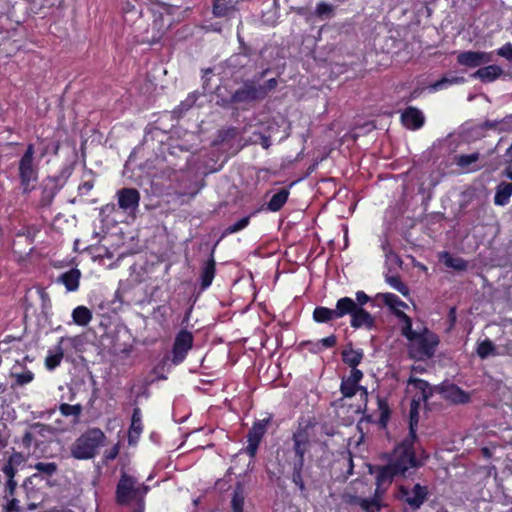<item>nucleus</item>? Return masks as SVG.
I'll return each instance as SVG.
<instances>
[{
	"mask_svg": "<svg viewBox=\"0 0 512 512\" xmlns=\"http://www.w3.org/2000/svg\"><path fill=\"white\" fill-rule=\"evenodd\" d=\"M415 438L409 435L399 444L390 455L387 465L378 467L376 473V490L372 499L356 498L358 504L365 512H379L382 506L381 496L392 483L393 477L403 475L409 469L419 465L417 462L412 444Z\"/></svg>",
	"mask_w": 512,
	"mask_h": 512,
	"instance_id": "f257e3e1",
	"label": "nucleus"
},
{
	"mask_svg": "<svg viewBox=\"0 0 512 512\" xmlns=\"http://www.w3.org/2000/svg\"><path fill=\"white\" fill-rule=\"evenodd\" d=\"M402 335L408 340V349L411 357L422 360L430 358L439 343L438 337L426 327H412L410 317H404V325L401 326Z\"/></svg>",
	"mask_w": 512,
	"mask_h": 512,
	"instance_id": "f03ea898",
	"label": "nucleus"
},
{
	"mask_svg": "<svg viewBox=\"0 0 512 512\" xmlns=\"http://www.w3.org/2000/svg\"><path fill=\"white\" fill-rule=\"evenodd\" d=\"M106 436L98 428H92L79 436L71 445L72 457L77 460H89L94 458L100 447L105 443Z\"/></svg>",
	"mask_w": 512,
	"mask_h": 512,
	"instance_id": "7ed1b4c3",
	"label": "nucleus"
},
{
	"mask_svg": "<svg viewBox=\"0 0 512 512\" xmlns=\"http://www.w3.org/2000/svg\"><path fill=\"white\" fill-rule=\"evenodd\" d=\"M53 437V428L44 424H35L24 434L22 445L28 455L40 458L46 455L48 444L52 441Z\"/></svg>",
	"mask_w": 512,
	"mask_h": 512,
	"instance_id": "20e7f679",
	"label": "nucleus"
},
{
	"mask_svg": "<svg viewBox=\"0 0 512 512\" xmlns=\"http://www.w3.org/2000/svg\"><path fill=\"white\" fill-rule=\"evenodd\" d=\"M20 187L24 193L32 191L38 181V164L33 145H29L18 165Z\"/></svg>",
	"mask_w": 512,
	"mask_h": 512,
	"instance_id": "39448f33",
	"label": "nucleus"
},
{
	"mask_svg": "<svg viewBox=\"0 0 512 512\" xmlns=\"http://www.w3.org/2000/svg\"><path fill=\"white\" fill-rule=\"evenodd\" d=\"M407 392L412 396L410 410V435L415 438L418 425V406L431 395V389L426 381L411 377L408 381Z\"/></svg>",
	"mask_w": 512,
	"mask_h": 512,
	"instance_id": "423d86ee",
	"label": "nucleus"
},
{
	"mask_svg": "<svg viewBox=\"0 0 512 512\" xmlns=\"http://www.w3.org/2000/svg\"><path fill=\"white\" fill-rule=\"evenodd\" d=\"M146 492V486L136 485L134 478L123 474L117 486V501L120 504H127L132 500H138Z\"/></svg>",
	"mask_w": 512,
	"mask_h": 512,
	"instance_id": "0eeeda50",
	"label": "nucleus"
},
{
	"mask_svg": "<svg viewBox=\"0 0 512 512\" xmlns=\"http://www.w3.org/2000/svg\"><path fill=\"white\" fill-rule=\"evenodd\" d=\"M353 308V299L349 297L340 298L335 309H329L326 307H318L313 312V318L317 322H326L333 319L341 318L347 315Z\"/></svg>",
	"mask_w": 512,
	"mask_h": 512,
	"instance_id": "6e6552de",
	"label": "nucleus"
},
{
	"mask_svg": "<svg viewBox=\"0 0 512 512\" xmlns=\"http://www.w3.org/2000/svg\"><path fill=\"white\" fill-rule=\"evenodd\" d=\"M427 488L420 484L401 485L398 489V497L413 508H419L425 501Z\"/></svg>",
	"mask_w": 512,
	"mask_h": 512,
	"instance_id": "1a4fd4ad",
	"label": "nucleus"
},
{
	"mask_svg": "<svg viewBox=\"0 0 512 512\" xmlns=\"http://www.w3.org/2000/svg\"><path fill=\"white\" fill-rule=\"evenodd\" d=\"M118 206L126 214L134 217L139 207L140 193L134 188H122L116 193Z\"/></svg>",
	"mask_w": 512,
	"mask_h": 512,
	"instance_id": "9d476101",
	"label": "nucleus"
},
{
	"mask_svg": "<svg viewBox=\"0 0 512 512\" xmlns=\"http://www.w3.org/2000/svg\"><path fill=\"white\" fill-rule=\"evenodd\" d=\"M193 343V336L188 331H181L174 342L173 346V358L172 361L175 364L181 363L191 349Z\"/></svg>",
	"mask_w": 512,
	"mask_h": 512,
	"instance_id": "9b49d317",
	"label": "nucleus"
},
{
	"mask_svg": "<svg viewBox=\"0 0 512 512\" xmlns=\"http://www.w3.org/2000/svg\"><path fill=\"white\" fill-rule=\"evenodd\" d=\"M265 97V91L258 90L254 84H245L244 87L237 90L232 97V101L236 104H249Z\"/></svg>",
	"mask_w": 512,
	"mask_h": 512,
	"instance_id": "f8f14e48",
	"label": "nucleus"
},
{
	"mask_svg": "<svg viewBox=\"0 0 512 512\" xmlns=\"http://www.w3.org/2000/svg\"><path fill=\"white\" fill-rule=\"evenodd\" d=\"M493 59L492 53H485L479 51H466L458 55L457 60L461 65L468 67H477L491 62Z\"/></svg>",
	"mask_w": 512,
	"mask_h": 512,
	"instance_id": "ddd939ff",
	"label": "nucleus"
},
{
	"mask_svg": "<svg viewBox=\"0 0 512 512\" xmlns=\"http://www.w3.org/2000/svg\"><path fill=\"white\" fill-rule=\"evenodd\" d=\"M377 298L380 299L394 312V314L399 318L401 326L404 325V317L409 316L406 315L402 309L407 308V304L401 301L398 296L392 293H380L377 295Z\"/></svg>",
	"mask_w": 512,
	"mask_h": 512,
	"instance_id": "4468645a",
	"label": "nucleus"
},
{
	"mask_svg": "<svg viewBox=\"0 0 512 512\" xmlns=\"http://www.w3.org/2000/svg\"><path fill=\"white\" fill-rule=\"evenodd\" d=\"M347 314L351 315V325L354 328H371L373 326V317L362 307H358L354 300L353 308Z\"/></svg>",
	"mask_w": 512,
	"mask_h": 512,
	"instance_id": "2eb2a0df",
	"label": "nucleus"
},
{
	"mask_svg": "<svg viewBox=\"0 0 512 512\" xmlns=\"http://www.w3.org/2000/svg\"><path fill=\"white\" fill-rule=\"evenodd\" d=\"M402 123L409 129H419L424 124L423 113L414 107L406 109L401 116Z\"/></svg>",
	"mask_w": 512,
	"mask_h": 512,
	"instance_id": "dca6fc26",
	"label": "nucleus"
},
{
	"mask_svg": "<svg viewBox=\"0 0 512 512\" xmlns=\"http://www.w3.org/2000/svg\"><path fill=\"white\" fill-rule=\"evenodd\" d=\"M294 450L297 456L295 467L299 469L303 466L304 454L308 448V435L305 431H298L294 434Z\"/></svg>",
	"mask_w": 512,
	"mask_h": 512,
	"instance_id": "f3484780",
	"label": "nucleus"
},
{
	"mask_svg": "<svg viewBox=\"0 0 512 512\" xmlns=\"http://www.w3.org/2000/svg\"><path fill=\"white\" fill-rule=\"evenodd\" d=\"M503 70L497 65H488L483 68L478 69L476 72L472 74L473 78L480 79L482 82H492L497 79Z\"/></svg>",
	"mask_w": 512,
	"mask_h": 512,
	"instance_id": "a211bd4d",
	"label": "nucleus"
},
{
	"mask_svg": "<svg viewBox=\"0 0 512 512\" xmlns=\"http://www.w3.org/2000/svg\"><path fill=\"white\" fill-rule=\"evenodd\" d=\"M141 413L139 409H134L132 415L131 426L128 433V440L130 444H136L142 432Z\"/></svg>",
	"mask_w": 512,
	"mask_h": 512,
	"instance_id": "6ab92c4d",
	"label": "nucleus"
},
{
	"mask_svg": "<svg viewBox=\"0 0 512 512\" xmlns=\"http://www.w3.org/2000/svg\"><path fill=\"white\" fill-rule=\"evenodd\" d=\"M80 277V270L74 268L63 273L60 277V281L64 284L68 291H76L79 287Z\"/></svg>",
	"mask_w": 512,
	"mask_h": 512,
	"instance_id": "aec40b11",
	"label": "nucleus"
},
{
	"mask_svg": "<svg viewBox=\"0 0 512 512\" xmlns=\"http://www.w3.org/2000/svg\"><path fill=\"white\" fill-rule=\"evenodd\" d=\"M512 195V184L507 182H502L497 186L494 202L496 205L504 206L506 205L510 197Z\"/></svg>",
	"mask_w": 512,
	"mask_h": 512,
	"instance_id": "412c9836",
	"label": "nucleus"
},
{
	"mask_svg": "<svg viewBox=\"0 0 512 512\" xmlns=\"http://www.w3.org/2000/svg\"><path fill=\"white\" fill-rule=\"evenodd\" d=\"M72 319L76 325L87 326L92 320V312L86 306H77L72 311Z\"/></svg>",
	"mask_w": 512,
	"mask_h": 512,
	"instance_id": "4be33fe9",
	"label": "nucleus"
},
{
	"mask_svg": "<svg viewBox=\"0 0 512 512\" xmlns=\"http://www.w3.org/2000/svg\"><path fill=\"white\" fill-rule=\"evenodd\" d=\"M337 4L321 1L316 4L315 15L323 20L331 19L335 15Z\"/></svg>",
	"mask_w": 512,
	"mask_h": 512,
	"instance_id": "5701e85b",
	"label": "nucleus"
},
{
	"mask_svg": "<svg viewBox=\"0 0 512 512\" xmlns=\"http://www.w3.org/2000/svg\"><path fill=\"white\" fill-rule=\"evenodd\" d=\"M465 82L464 77H457V76H445L439 81H436L435 83L431 84L428 88L430 91H439L442 89L447 88L450 85H458L463 84Z\"/></svg>",
	"mask_w": 512,
	"mask_h": 512,
	"instance_id": "b1692460",
	"label": "nucleus"
},
{
	"mask_svg": "<svg viewBox=\"0 0 512 512\" xmlns=\"http://www.w3.org/2000/svg\"><path fill=\"white\" fill-rule=\"evenodd\" d=\"M440 260L444 263L445 266L457 271H463L467 268V263L462 258L453 257L447 252L440 254Z\"/></svg>",
	"mask_w": 512,
	"mask_h": 512,
	"instance_id": "393cba45",
	"label": "nucleus"
},
{
	"mask_svg": "<svg viewBox=\"0 0 512 512\" xmlns=\"http://www.w3.org/2000/svg\"><path fill=\"white\" fill-rule=\"evenodd\" d=\"M238 0H215L213 12L216 16H226L235 9Z\"/></svg>",
	"mask_w": 512,
	"mask_h": 512,
	"instance_id": "a878e982",
	"label": "nucleus"
},
{
	"mask_svg": "<svg viewBox=\"0 0 512 512\" xmlns=\"http://www.w3.org/2000/svg\"><path fill=\"white\" fill-rule=\"evenodd\" d=\"M64 356L61 345L56 346L52 351L49 352L45 359V366L48 370H53L60 365Z\"/></svg>",
	"mask_w": 512,
	"mask_h": 512,
	"instance_id": "bb28decb",
	"label": "nucleus"
},
{
	"mask_svg": "<svg viewBox=\"0 0 512 512\" xmlns=\"http://www.w3.org/2000/svg\"><path fill=\"white\" fill-rule=\"evenodd\" d=\"M343 361L351 367H356L363 358V352L359 349H354L352 347H348L344 349L343 353Z\"/></svg>",
	"mask_w": 512,
	"mask_h": 512,
	"instance_id": "cd10ccee",
	"label": "nucleus"
},
{
	"mask_svg": "<svg viewBox=\"0 0 512 512\" xmlns=\"http://www.w3.org/2000/svg\"><path fill=\"white\" fill-rule=\"evenodd\" d=\"M289 196V191L287 189H281L279 192L274 194L268 203V209L270 211L276 212L280 210L283 205L286 203Z\"/></svg>",
	"mask_w": 512,
	"mask_h": 512,
	"instance_id": "c85d7f7f",
	"label": "nucleus"
},
{
	"mask_svg": "<svg viewBox=\"0 0 512 512\" xmlns=\"http://www.w3.org/2000/svg\"><path fill=\"white\" fill-rule=\"evenodd\" d=\"M479 159L478 153H471L468 155H460L457 158V164L465 169L466 171L476 170L479 166L475 165V163Z\"/></svg>",
	"mask_w": 512,
	"mask_h": 512,
	"instance_id": "c756f323",
	"label": "nucleus"
},
{
	"mask_svg": "<svg viewBox=\"0 0 512 512\" xmlns=\"http://www.w3.org/2000/svg\"><path fill=\"white\" fill-rule=\"evenodd\" d=\"M215 276V261L213 258L207 261L202 271V287L207 288L211 285Z\"/></svg>",
	"mask_w": 512,
	"mask_h": 512,
	"instance_id": "7c9ffc66",
	"label": "nucleus"
},
{
	"mask_svg": "<svg viewBox=\"0 0 512 512\" xmlns=\"http://www.w3.org/2000/svg\"><path fill=\"white\" fill-rule=\"evenodd\" d=\"M356 391H360L361 396H365L367 394L366 390L359 387L358 384L350 381L347 378L342 380L341 392L345 397L353 396L356 393Z\"/></svg>",
	"mask_w": 512,
	"mask_h": 512,
	"instance_id": "2f4dec72",
	"label": "nucleus"
},
{
	"mask_svg": "<svg viewBox=\"0 0 512 512\" xmlns=\"http://www.w3.org/2000/svg\"><path fill=\"white\" fill-rule=\"evenodd\" d=\"M444 393L447 398L456 403H464L468 400V395L454 385L449 386Z\"/></svg>",
	"mask_w": 512,
	"mask_h": 512,
	"instance_id": "473e14b6",
	"label": "nucleus"
},
{
	"mask_svg": "<svg viewBox=\"0 0 512 512\" xmlns=\"http://www.w3.org/2000/svg\"><path fill=\"white\" fill-rule=\"evenodd\" d=\"M495 349V345L492 343V341L486 339L478 343L477 354L480 358L485 359L488 356L495 355Z\"/></svg>",
	"mask_w": 512,
	"mask_h": 512,
	"instance_id": "72a5a7b5",
	"label": "nucleus"
},
{
	"mask_svg": "<svg viewBox=\"0 0 512 512\" xmlns=\"http://www.w3.org/2000/svg\"><path fill=\"white\" fill-rule=\"evenodd\" d=\"M244 499L245 496L242 487L237 486L232 498L233 512H243Z\"/></svg>",
	"mask_w": 512,
	"mask_h": 512,
	"instance_id": "f704fd0d",
	"label": "nucleus"
},
{
	"mask_svg": "<svg viewBox=\"0 0 512 512\" xmlns=\"http://www.w3.org/2000/svg\"><path fill=\"white\" fill-rule=\"evenodd\" d=\"M265 430H266V422L265 421L255 423L249 432L248 439L260 442L263 434L265 433Z\"/></svg>",
	"mask_w": 512,
	"mask_h": 512,
	"instance_id": "c9c22d12",
	"label": "nucleus"
},
{
	"mask_svg": "<svg viewBox=\"0 0 512 512\" xmlns=\"http://www.w3.org/2000/svg\"><path fill=\"white\" fill-rule=\"evenodd\" d=\"M34 468L47 476H51L57 471V465L53 462H39L35 464Z\"/></svg>",
	"mask_w": 512,
	"mask_h": 512,
	"instance_id": "e433bc0d",
	"label": "nucleus"
},
{
	"mask_svg": "<svg viewBox=\"0 0 512 512\" xmlns=\"http://www.w3.org/2000/svg\"><path fill=\"white\" fill-rule=\"evenodd\" d=\"M388 284L394 288L395 290L399 291L402 295L407 296L409 293V290L405 284L401 282V280L396 276L387 277Z\"/></svg>",
	"mask_w": 512,
	"mask_h": 512,
	"instance_id": "4c0bfd02",
	"label": "nucleus"
},
{
	"mask_svg": "<svg viewBox=\"0 0 512 512\" xmlns=\"http://www.w3.org/2000/svg\"><path fill=\"white\" fill-rule=\"evenodd\" d=\"M60 412L64 416H78L81 412L80 405L62 404L60 406Z\"/></svg>",
	"mask_w": 512,
	"mask_h": 512,
	"instance_id": "58836bf2",
	"label": "nucleus"
},
{
	"mask_svg": "<svg viewBox=\"0 0 512 512\" xmlns=\"http://www.w3.org/2000/svg\"><path fill=\"white\" fill-rule=\"evenodd\" d=\"M248 223H249V218L244 217V218L240 219L239 221H237L236 223L227 227L225 230V233L226 234L236 233V232L244 229L248 225Z\"/></svg>",
	"mask_w": 512,
	"mask_h": 512,
	"instance_id": "ea45409f",
	"label": "nucleus"
},
{
	"mask_svg": "<svg viewBox=\"0 0 512 512\" xmlns=\"http://www.w3.org/2000/svg\"><path fill=\"white\" fill-rule=\"evenodd\" d=\"M505 169H504V175L512 180V144L508 148L506 155H505Z\"/></svg>",
	"mask_w": 512,
	"mask_h": 512,
	"instance_id": "a19ab883",
	"label": "nucleus"
},
{
	"mask_svg": "<svg viewBox=\"0 0 512 512\" xmlns=\"http://www.w3.org/2000/svg\"><path fill=\"white\" fill-rule=\"evenodd\" d=\"M157 4L159 6V10H163L166 13L167 17H170V15L173 14L174 10L178 9L175 5L167 4L164 2H158ZM159 13L162 15L161 11H159ZM167 22L168 26L166 28L168 29L170 27L171 19L168 18Z\"/></svg>",
	"mask_w": 512,
	"mask_h": 512,
	"instance_id": "79ce46f5",
	"label": "nucleus"
},
{
	"mask_svg": "<svg viewBox=\"0 0 512 512\" xmlns=\"http://www.w3.org/2000/svg\"><path fill=\"white\" fill-rule=\"evenodd\" d=\"M18 458V456H13L10 458L9 462L4 465L3 473L7 476V478H14L16 470L13 466V462Z\"/></svg>",
	"mask_w": 512,
	"mask_h": 512,
	"instance_id": "37998d69",
	"label": "nucleus"
},
{
	"mask_svg": "<svg viewBox=\"0 0 512 512\" xmlns=\"http://www.w3.org/2000/svg\"><path fill=\"white\" fill-rule=\"evenodd\" d=\"M33 380V374L31 372H24L16 376V381L20 385L30 383Z\"/></svg>",
	"mask_w": 512,
	"mask_h": 512,
	"instance_id": "c03bdc74",
	"label": "nucleus"
},
{
	"mask_svg": "<svg viewBox=\"0 0 512 512\" xmlns=\"http://www.w3.org/2000/svg\"><path fill=\"white\" fill-rule=\"evenodd\" d=\"M498 55L508 59L512 60V45L511 44H505L503 47H501L498 50Z\"/></svg>",
	"mask_w": 512,
	"mask_h": 512,
	"instance_id": "a18cd8bd",
	"label": "nucleus"
},
{
	"mask_svg": "<svg viewBox=\"0 0 512 512\" xmlns=\"http://www.w3.org/2000/svg\"><path fill=\"white\" fill-rule=\"evenodd\" d=\"M277 85V81L276 79H270L268 80L265 84L263 85H258L257 88L258 90H264L265 91V96L270 92L272 91Z\"/></svg>",
	"mask_w": 512,
	"mask_h": 512,
	"instance_id": "49530a36",
	"label": "nucleus"
},
{
	"mask_svg": "<svg viewBox=\"0 0 512 512\" xmlns=\"http://www.w3.org/2000/svg\"><path fill=\"white\" fill-rule=\"evenodd\" d=\"M119 451H120V445H119V443H117L112 448L105 451L104 457L107 460H113L117 457V455L119 454Z\"/></svg>",
	"mask_w": 512,
	"mask_h": 512,
	"instance_id": "de8ad7c7",
	"label": "nucleus"
},
{
	"mask_svg": "<svg viewBox=\"0 0 512 512\" xmlns=\"http://www.w3.org/2000/svg\"><path fill=\"white\" fill-rule=\"evenodd\" d=\"M362 377L363 373L360 370L356 369V367H352L350 376L347 377V379L358 384Z\"/></svg>",
	"mask_w": 512,
	"mask_h": 512,
	"instance_id": "09e8293b",
	"label": "nucleus"
},
{
	"mask_svg": "<svg viewBox=\"0 0 512 512\" xmlns=\"http://www.w3.org/2000/svg\"><path fill=\"white\" fill-rule=\"evenodd\" d=\"M369 301V296L366 295L363 291H358L356 293V301L358 307H362L364 304H366Z\"/></svg>",
	"mask_w": 512,
	"mask_h": 512,
	"instance_id": "8fccbe9b",
	"label": "nucleus"
},
{
	"mask_svg": "<svg viewBox=\"0 0 512 512\" xmlns=\"http://www.w3.org/2000/svg\"><path fill=\"white\" fill-rule=\"evenodd\" d=\"M259 442L248 439L247 452L253 457L256 453Z\"/></svg>",
	"mask_w": 512,
	"mask_h": 512,
	"instance_id": "3c124183",
	"label": "nucleus"
},
{
	"mask_svg": "<svg viewBox=\"0 0 512 512\" xmlns=\"http://www.w3.org/2000/svg\"><path fill=\"white\" fill-rule=\"evenodd\" d=\"M379 408L381 410V422L382 423H385L387 418H388V408L386 406V404L382 401H379Z\"/></svg>",
	"mask_w": 512,
	"mask_h": 512,
	"instance_id": "603ef678",
	"label": "nucleus"
},
{
	"mask_svg": "<svg viewBox=\"0 0 512 512\" xmlns=\"http://www.w3.org/2000/svg\"><path fill=\"white\" fill-rule=\"evenodd\" d=\"M18 500L17 499H12L10 500L7 505H6V510L8 512H12V511H18L19 510V505H18Z\"/></svg>",
	"mask_w": 512,
	"mask_h": 512,
	"instance_id": "864d4df0",
	"label": "nucleus"
},
{
	"mask_svg": "<svg viewBox=\"0 0 512 512\" xmlns=\"http://www.w3.org/2000/svg\"><path fill=\"white\" fill-rule=\"evenodd\" d=\"M93 188V184L89 181L84 182L79 186V191L81 194H87Z\"/></svg>",
	"mask_w": 512,
	"mask_h": 512,
	"instance_id": "5fc2aeb1",
	"label": "nucleus"
},
{
	"mask_svg": "<svg viewBox=\"0 0 512 512\" xmlns=\"http://www.w3.org/2000/svg\"><path fill=\"white\" fill-rule=\"evenodd\" d=\"M321 342L325 347H332L336 343V338L334 336H328L326 338H323Z\"/></svg>",
	"mask_w": 512,
	"mask_h": 512,
	"instance_id": "6e6d98bb",
	"label": "nucleus"
},
{
	"mask_svg": "<svg viewBox=\"0 0 512 512\" xmlns=\"http://www.w3.org/2000/svg\"><path fill=\"white\" fill-rule=\"evenodd\" d=\"M7 486L10 494H12L16 487V482L13 480V478H8Z\"/></svg>",
	"mask_w": 512,
	"mask_h": 512,
	"instance_id": "4d7b16f0",
	"label": "nucleus"
},
{
	"mask_svg": "<svg viewBox=\"0 0 512 512\" xmlns=\"http://www.w3.org/2000/svg\"><path fill=\"white\" fill-rule=\"evenodd\" d=\"M123 9L125 12H132L133 10H135V7L131 6L130 8V4H127V7H124Z\"/></svg>",
	"mask_w": 512,
	"mask_h": 512,
	"instance_id": "13d9d810",
	"label": "nucleus"
},
{
	"mask_svg": "<svg viewBox=\"0 0 512 512\" xmlns=\"http://www.w3.org/2000/svg\"><path fill=\"white\" fill-rule=\"evenodd\" d=\"M28 508H29V510H34V509L37 508V505L36 504H30Z\"/></svg>",
	"mask_w": 512,
	"mask_h": 512,
	"instance_id": "bf43d9fd",
	"label": "nucleus"
},
{
	"mask_svg": "<svg viewBox=\"0 0 512 512\" xmlns=\"http://www.w3.org/2000/svg\"><path fill=\"white\" fill-rule=\"evenodd\" d=\"M163 28H164V24L159 25V26H156L154 29L161 30V29H163Z\"/></svg>",
	"mask_w": 512,
	"mask_h": 512,
	"instance_id": "052dcab7",
	"label": "nucleus"
}]
</instances>
